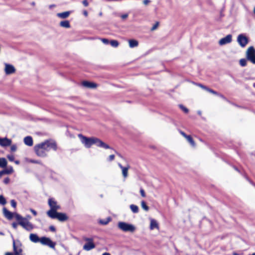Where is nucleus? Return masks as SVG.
I'll return each mask as SVG.
<instances>
[{
    "mask_svg": "<svg viewBox=\"0 0 255 255\" xmlns=\"http://www.w3.org/2000/svg\"><path fill=\"white\" fill-rule=\"evenodd\" d=\"M71 13V11H67L63 12L58 13L57 16L60 18L65 19L69 17Z\"/></svg>",
    "mask_w": 255,
    "mask_h": 255,
    "instance_id": "nucleus-21",
    "label": "nucleus"
},
{
    "mask_svg": "<svg viewBox=\"0 0 255 255\" xmlns=\"http://www.w3.org/2000/svg\"><path fill=\"white\" fill-rule=\"evenodd\" d=\"M115 159V155L112 154L109 156V157L108 158V160L109 161H113Z\"/></svg>",
    "mask_w": 255,
    "mask_h": 255,
    "instance_id": "nucleus-40",
    "label": "nucleus"
},
{
    "mask_svg": "<svg viewBox=\"0 0 255 255\" xmlns=\"http://www.w3.org/2000/svg\"><path fill=\"white\" fill-rule=\"evenodd\" d=\"M85 241H87V243L88 242H93V240L91 238H85Z\"/></svg>",
    "mask_w": 255,
    "mask_h": 255,
    "instance_id": "nucleus-48",
    "label": "nucleus"
},
{
    "mask_svg": "<svg viewBox=\"0 0 255 255\" xmlns=\"http://www.w3.org/2000/svg\"><path fill=\"white\" fill-rule=\"evenodd\" d=\"M30 162L32 163H40L38 161L34 160H30Z\"/></svg>",
    "mask_w": 255,
    "mask_h": 255,
    "instance_id": "nucleus-54",
    "label": "nucleus"
},
{
    "mask_svg": "<svg viewBox=\"0 0 255 255\" xmlns=\"http://www.w3.org/2000/svg\"><path fill=\"white\" fill-rule=\"evenodd\" d=\"M84 14L85 16H87V15H88V12H87V11H85L84 12Z\"/></svg>",
    "mask_w": 255,
    "mask_h": 255,
    "instance_id": "nucleus-58",
    "label": "nucleus"
},
{
    "mask_svg": "<svg viewBox=\"0 0 255 255\" xmlns=\"http://www.w3.org/2000/svg\"><path fill=\"white\" fill-rule=\"evenodd\" d=\"M149 2V0H143V3L145 5L147 4Z\"/></svg>",
    "mask_w": 255,
    "mask_h": 255,
    "instance_id": "nucleus-53",
    "label": "nucleus"
},
{
    "mask_svg": "<svg viewBox=\"0 0 255 255\" xmlns=\"http://www.w3.org/2000/svg\"><path fill=\"white\" fill-rule=\"evenodd\" d=\"M254 13H255V7H254Z\"/></svg>",
    "mask_w": 255,
    "mask_h": 255,
    "instance_id": "nucleus-61",
    "label": "nucleus"
},
{
    "mask_svg": "<svg viewBox=\"0 0 255 255\" xmlns=\"http://www.w3.org/2000/svg\"><path fill=\"white\" fill-rule=\"evenodd\" d=\"M12 141L10 139L7 137H0V146L3 147L10 146Z\"/></svg>",
    "mask_w": 255,
    "mask_h": 255,
    "instance_id": "nucleus-13",
    "label": "nucleus"
},
{
    "mask_svg": "<svg viewBox=\"0 0 255 255\" xmlns=\"http://www.w3.org/2000/svg\"><path fill=\"white\" fill-rule=\"evenodd\" d=\"M43 245H46L52 249H54L56 243L53 242L49 238L47 237H42L40 238V242Z\"/></svg>",
    "mask_w": 255,
    "mask_h": 255,
    "instance_id": "nucleus-8",
    "label": "nucleus"
},
{
    "mask_svg": "<svg viewBox=\"0 0 255 255\" xmlns=\"http://www.w3.org/2000/svg\"><path fill=\"white\" fill-rule=\"evenodd\" d=\"M14 67L9 64L4 63V71L6 75H10L13 74L15 72Z\"/></svg>",
    "mask_w": 255,
    "mask_h": 255,
    "instance_id": "nucleus-10",
    "label": "nucleus"
},
{
    "mask_svg": "<svg viewBox=\"0 0 255 255\" xmlns=\"http://www.w3.org/2000/svg\"><path fill=\"white\" fill-rule=\"evenodd\" d=\"M5 174H10L13 172V169L12 167L9 166L7 168L4 169Z\"/></svg>",
    "mask_w": 255,
    "mask_h": 255,
    "instance_id": "nucleus-29",
    "label": "nucleus"
},
{
    "mask_svg": "<svg viewBox=\"0 0 255 255\" xmlns=\"http://www.w3.org/2000/svg\"><path fill=\"white\" fill-rule=\"evenodd\" d=\"M6 202L2 195H0V204L4 205L6 204Z\"/></svg>",
    "mask_w": 255,
    "mask_h": 255,
    "instance_id": "nucleus-34",
    "label": "nucleus"
},
{
    "mask_svg": "<svg viewBox=\"0 0 255 255\" xmlns=\"http://www.w3.org/2000/svg\"><path fill=\"white\" fill-rule=\"evenodd\" d=\"M186 139L192 146H195V143L190 135H189L188 137H187Z\"/></svg>",
    "mask_w": 255,
    "mask_h": 255,
    "instance_id": "nucleus-30",
    "label": "nucleus"
},
{
    "mask_svg": "<svg viewBox=\"0 0 255 255\" xmlns=\"http://www.w3.org/2000/svg\"><path fill=\"white\" fill-rule=\"evenodd\" d=\"M13 217H14L15 218V219L18 222L19 224H20V223L21 221H23V220H24L25 219V218H23L20 215H19L17 213H14Z\"/></svg>",
    "mask_w": 255,
    "mask_h": 255,
    "instance_id": "nucleus-26",
    "label": "nucleus"
},
{
    "mask_svg": "<svg viewBox=\"0 0 255 255\" xmlns=\"http://www.w3.org/2000/svg\"><path fill=\"white\" fill-rule=\"evenodd\" d=\"M10 204L11 206L13 207V208H15L16 206V202L14 200H11L10 201Z\"/></svg>",
    "mask_w": 255,
    "mask_h": 255,
    "instance_id": "nucleus-38",
    "label": "nucleus"
},
{
    "mask_svg": "<svg viewBox=\"0 0 255 255\" xmlns=\"http://www.w3.org/2000/svg\"><path fill=\"white\" fill-rule=\"evenodd\" d=\"M3 213L7 219L10 220L13 217L14 213L8 211L5 208L3 209Z\"/></svg>",
    "mask_w": 255,
    "mask_h": 255,
    "instance_id": "nucleus-19",
    "label": "nucleus"
},
{
    "mask_svg": "<svg viewBox=\"0 0 255 255\" xmlns=\"http://www.w3.org/2000/svg\"><path fill=\"white\" fill-rule=\"evenodd\" d=\"M95 248L93 242H88L83 246V249L85 251H90Z\"/></svg>",
    "mask_w": 255,
    "mask_h": 255,
    "instance_id": "nucleus-17",
    "label": "nucleus"
},
{
    "mask_svg": "<svg viewBox=\"0 0 255 255\" xmlns=\"http://www.w3.org/2000/svg\"><path fill=\"white\" fill-rule=\"evenodd\" d=\"M141 206L142 208L146 211H147L149 210V207L146 205L145 202L144 201H141Z\"/></svg>",
    "mask_w": 255,
    "mask_h": 255,
    "instance_id": "nucleus-32",
    "label": "nucleus"
},
{
    "mask_svg": "<svg viewBox=\"0 0 255 255\" xmlns=\"http://www.w3.org/2000/svg\"><path fill=\"white\" fill-rule=\"evenodd\" d=\"M181 134L183 135L186 139L187 138V137H188L189 135H186L183 131H180Z\"/></svg>",
    "mask_w": 255,
    "mask_h": 255,
    "instance_id": "nucleus-44",
    "label": "nucleus"
},
{
    "mask_svg": "<svg viewBox=\"0 0 255 255\" xmlns=\"http://www.w3.org/2000/svg\"><path fill=\"white\" fill-rule=\"evenodd\" d=\"M140 193L142 197H145V193L144 192V191L143 189L141 188L140 189Z\"/></svg>",
    "mask_w": 255,
    "mask_h": 255,
    "instance_id": "nucleus-41",
    "label": "nucleus"
},
{
    "mask_svg": "<svg viewBox=\"0 0 255 255\" xmlns=\"http://www.w3.org/2000/svg\"><path fill=\"white\" fill-rule=\"evenodd\" d=\"M3 174H5L4 170L0 171V177H1Z\"/></svg>",
    "mask_w": 255,
    "mask_h": 255,
    "instance_id": "nucleus-51",
    "label": "nucleus"
},
{
    "mask_svg": "<svg viewBox=\"0 0 255 255\" xmlns=\"http://www.w3.org/2000/svg\"><path fill=\"white\" fill-rule=\"evenodd\" d=\"M159 26V22H156L153 25V26L152 27V28H151V30L152 31H154L155 30L157 27L158 26Z\"/></svg>",
    "mask_w": 255,
    "mask_h": 255,
    "instance_id": "nucleus-35",
    "label": "nucleus"
},
{
    "mask_svg": "<svg viewBox=\"0 0 255 255\" xmlns=\"http://www.w3.org/2000/svg\"><path fill=\"white\" fill-rule=\"evenodd\" d=\"M24 143L26 145H28L29 146H31L33 145V139L31 136H27L24 138L23 139Z\"/></svg>",
    "mask_w": 255,
    "mask_h": 255,
    "instance_id": "nucleus-18",
    "label": "nucleus"
},
{
    "mask_svg": "<svg viewBox=\"0 0 255 255\" xmlns=\"http://www.w3.org/2000/svg\"><path fill=\"white\" fill-rule=\"evenodd\" d=\"M197 113H198V114L199 115L201 116V114H202V112H201V111H198L197 112Z\"/></svg>",
    "mask_w": 255,
    "mask_h": 255,
    "instance_id": "nucleus-56",
    "label": "nucleus"
},
{
    "mask_svg": "<svg viewBox=\"0 0 255 255\" xmlns=\"http://www.w3.org/2000/svg\"><path fill=\"white\" fill-rule=\"evenodd\" d=\"M19 225L27 231H31L33 228V226L32 224L28 222L26 219L23 220V221H21Z\"/></svg>",
    "mask_w": 255,
    "mask_h": 255,
    "instance_id": "nucleus-12",
    "label": "nucleus"
},
{
    "mask_svg": "<svg viewBox=\"0 0 255 255\" xmlns=\"http://www.w3.org/2000/svg\"><path fill=\"white\" fill-rule=\"evenodd\" d=\"M110 43L111 46L114 47H117L119 45L118 41L116 40H112Z\"/></svg>",
    "mask_w": 255,
    "mask_h": 255,
    "instance_id": "nucleus-31",
    "label": "nucleus"
},
{
    "mask_svg": "<svg viewBox=\"0 0 255 255\" xmlns=\"http://www.w3.org/2000/svg\"><path fill=\"white\" fill-rule=\"evenodd\" d=\"M246 56L248 60L255 64V49L253 46H250L247 49Z\"/></svg>",
    "mask_w": 255,
    "mask_h": 255,
    "instance_id": "nucleus-5",
    "label": "nucleus"
},
{
    "mask_svg": "<svg viewBox=\"0 0 255 255\" xmlns=\"http://www.w3.org/2000/svg\"><path fill=\"white\" fill-rule=\"evenodd\" d=\"M150 226L149 228L150 230H153L154 229L159 230V224L158 222L154 219L150 218Z\"/></svg>",
    "mask_w": 255,
    "mask_h": 255,
    "instance_id": "nucleus-16",
    "label": "nucleus"
},
{
    "mask_svg": "<svg viewBox=\"0 0 255 255\" xmlns=\"http://www.w3.org/2000/svg\"><path fill=\"white\" fill-rule=\"evenodd\" d=\"M82 85L85 88L89 89H94L97 87L96 84L87 81L82 82Z\"/></svg>",
    "mask_w": 255,
    "mask_h": 255,
    "instance_id": "nucleus-14",
    "label": "nucleus"
},
{
    "mask_svg": "<svg viewBox=\"0 0 255 255\" xmlns=\"http://www.w3.org/2000/svg\"><path fill=\"white\" fill-rule=\"evenodd\" d=\"M7 158L10 161H13L14 159V156L13 155H7Z\"/></svg>",
    "mask_w": 255,
    "mask_h": 255,
    "instance_id": "nucleus-37",
    "label": "nucleus"
},
{
    "mask_svg": "<svg viewBox=\"0 0 255 255\" xmlns=\"http://www.w3.org/2000/svg\"><path fill=\"white\" fill-rule=\"evenodd\" d=\"M52 219H57L60 221H65L68 219V217L64 213L56 212L53 214L52 217H49Z\"/></svg>",
    "mask_w": 255,
    "mask_h": 255,
    "instance_id": "nucleus-9",
    "label": "nucleus"
},
{
    "mask_svg": "<svg viewBox=\"0 0 255 255\" xmlns=\"http://www.w3.org/2000/svg\"><path fill=\"white\" fill-rule=\"evenodd\" d=\"M237 42L242 47H245L248 43L249 40L245 35L241 34L237 37Z\"/></svg>",
    "mask_w": 255,
    "mask_h": 255,
    "instance_id": "nucleus-7",
    "label": "nucleus"
},
{
    "mask_svg": "<svg viewBox=\"0 0 255 255\" xmlns=\"http://www.w3.org/2000/svg\"><path fill=\"white\" fill-rule=\"evenodd\" d=\"M5 255H13V254L11 253H6Z\"/></svg>",
    "mask_w": 255,
    "mask_h": 255,
    "instance_id": "nucleus-55",
    "label": "nucleus"
},
{
    "mask_svg": "<svg viewBox=\"0 0 255 255\" xmlns=\"http://www.w3.org/2000/svg\"><path fill=\"white\" fill-rule=\"evenodd\" d=\"M232 41V35L231 34H228L225 37L221 38L219 41V44L220 45H224L229 43H230Z\"/></svg>",
    "mask_w": 255,
    "mask_h": 255,
    "instance_id": "nucleus-11",
    "label": "nucleus"
},
{
    "mask_svg": "<svg viewBox=\"0 0 255 255\" xmlns=\"http://www.w3.org/2000/svg\"><path fill=\"white\" fill-rule=\"evenodd\" d=\"M17 225H18V224H17V223H12V227H13L14 229H16L17 228Z\"/></svg>",
    "mask_w": 255,
    "mask_h": 255,
    "instance_id": "nucleus-47",
    "label": "nucleus"
},
{
    "mask_svg": "<svg viewBox=\"0 0 255 255\" xmlns=\"http://www.w3.org/2000/svg\"><path fill=\"white\" fill-rule=\"evenodd\" d=\"M82 2H83V4L84 5V6H87L88 5V2L87 1V0H84Z\"/></svg>",
    "mask_w": 255,
    "mask_h": 255,
    "instance_id": "nucleus-45",
    "label": "nucleus"
},
{
    "mask_svg": "<svg viewBox=\"0 0 255 255\" xmlns=\"http://www.w3.org/2000/svg\"><path fill=\"white\" fill-rule=\"evenodd\" d=\"M78 136L80 139L81 142L86 148H90L93 144H96L97 146L105 149L110 148V147L106 143L100 139L92 137H87L81 134H79Z\"/></svg>",
    "mask_w": 255,
    "mask_h": 255,
    "instance_id": "nucleus-2",
    "label": "nucleus"
},
{
    "mask_svg": "<svg viewBox=\"0 0 255 255\" xmlns=\"http://www.w3.org/2000/svg\"><path fill=\"white\" fill-rule=\"evenodd\" d=\"M60 26L65 28H69L70 27V24L68 20H64L60 22Z\"/></svg>",
    "mask_w": 255,
    "mask_h": 255,
    "instance_id": "nucleus-24",
    "label": "nucleus"
},
{
    "mask_svg": "<svg viewBox=\"0 0 255 255\" xmlns=\"http://www.w3.org/2000/svg\"><path fill=\"white\" fill-rule=\"evenodd\" d=\"M197 85L203 89H204V88L205 87V86H204L201 84H197Z\"/></svg>",
    "mask_w": 255,
    "mask_h": 255,
    "instance_id": "nucleus-52",
    "label": "nucleus"
},
{
    "mask_svg": "<svg viewBox=\"0 0 255 255\" xmlns=\"http://www.w3.org/2000/svg\"><path fill=\"white\" fill-rule=\"evenodd\" d=\"M118 165L122 169V175L124 178H127V177L128 176V170L129 168V166L127 165V166H123L120 163H119Z\"/></svg>",
    "mask_w": 255,
    "mask_h": 255,
    "instance_id": "nucleus-15",
    "label": "nucleus"
},
{
    "mask_svg": "<svg viewBox=\"0 0 255 255\" xmlns=\"http://www.w3.org/2000/svg\"><path fill=\"white\" fill-rule=\"evenodd\" d=\"M130 209L134 213H137L138 212V207L136 205L133 204L130 205Z\"/></svg>",
    "mask_w": 255,
    "mask_h": 255,
    "instance_id": "nucleus-28",
    "label": "nucleus"
},
{
    "mask_svg": "<svg viewBox=\"0 0 255 255\" xmlns=\"http://www.w3.org/2000/svg\"><path fill=\"white\" fill-rule=\"evenodd\" d=\"M247 60L246 59L243 58L240 60L239 63L241 66L245 67L247 65Z\"/></svg>",
    "mask_w": 255,
    "mask_h": 255,
    "instance_id": "nucleus-33",
    "label": "nucleus"
},
{
    "mask_svg": "<svg viewBox=\"0 0 255 255\" xmlns=\"http://www.w3.org/2000/svg\"><path fill=\"white\" fill-rule=\"evenodd\" d=\"M180 108L184 111L185 113H187L188 112V110L186 107H184L183 105L179 106Z\"/></svg>",
    "mask_w": 255,
    "mask_h": 255,
    "instance_id": "nucleus-36",
    "label": "nucleus"
},
{
    "mask_svg": "<svg viewBox=\"0 0 255 255\" xmlns=\"http://www.w3.org/2000/svg\"><path fill=\"white\" fill-rule=\"evenodd\" d=\"M118 227L120 230L125 232L133 233L136 230V227L133 225L124 222H119L118 223Z\"/></svg>",
    "mask_w": 255,
    "mask_h": 255,
    "instance_id": "nucleus-3",
    "label": "nucleus"
},
{
    "mask_svg": "<svg viewBox=\"0 0 255 255\" xmlns=\"http://www.w3.org/2000/svg\"><path fill=\"white\" fill-rule=\"evenodd\" d=\"M30 211L34 215V216H36L37 215V212L34 210L33 209H30Z\"/></svg>",
    "mask_w": 255,
    "mask_h": 255,
    "instance_id": "nucleus-49",
    "label": "nucleus"
},
{
    "mask_svg": "<svg viewBox=\"0 0 255 255\" xmlns=\"http://www.w3.org/2000/svg\"><path fill=\"white\" fill-rule=\"evenodd\" d=\"M30 240L33 243L40 242V238H39L36 234H31L29 236Z\"/></svg>",
    "mask_w": 255,
    "mask_h": 255,
    "instance_id": "nucleus-20",
    "label": "nucleus"
},
{
    "mask_svg": "<svg viewBox=\"0 0 255 255\" xmlns=\"http://www.w3.org/2000/svg\"><path fill=\"white\" fill-rule=\"evenodd\" d=\"M102 255H111L108 253H105L103 254Z\"/></svg>",
    "mask_w": 255,
    "mask_h": 255,
    "instance_id": "nucleus-59",
    "label": "nucleus"
},
{
    "mask_svg": "<svg viewBox=\"0 0 255 255\" xmlns=\"http://www.w3.org/2000/svg\"><path fill=\"white\" fill-rule=\"evenodd\" d=\"M128 14H123L121 16V17L122 19H126L128 17Z\"/></svg>",
    "mask_w": 255,
    "mask_h": 255,
    "instance_id": "nucleus-46",
    "label": "nucleus"
},
{
    "mask_svg": "<svg viewBox=\"0 0 255 255\" xmlns=\"http://www.w3.org/2000/svg\"><path fill=\"white\" fill-rule=\"evenodd\" d=\"M34 149L37 156L39 157H45L46 156L47 152L50 150H56L57 145L56 143L53 141L46 140L35 145Z\"/></svg>",
    "mask_w": 255,
    "mask_h": 255,
    "instance_id": "nucleus-1",
    "label": "nucleus"
},
{
    "mask_svg": "<svg viewBox=\"0 0 255 255\" xmlns=\"http://www.w3.org/2000/svg\"><path fill=\"white\" fill-rule=\"evenodd\" d=\"M48 205L50 207V210L47 211V214L49 217H52L53 214L60 209V206L52 198H50L48 200Z\"/></svg>",
    "mask_w": 255,
    "mask_h": 255,
    "instance_id": "nucleus-4",
    "label": "nucleus"
},
{
    "mask_svg": "<svg viewBox=\"0 0 255 255\" xmlns=\"http://www.w3.org/2000/svg\"><path fill=\"white\" fill-rule=\"evenodd\" d=\"M14 162L16 164H19V161L18 160H15V161H14Z\"/></svg>",
    "mask_w": 255,
    "mask_h": 255,
    "instance_id": "nucleus-57",
    "label": "nucleus"
},
{
    "mask_svg": "<svg viewBox=\"0 0 255 255\" xmlns=\"http://www.w3.org/2000/svg\"><path fill=\"white\" fill-rule=\"evenodd\" d=\"M31 4H32V5H35V2H32L31 3Z\"/></svg>",
    "mask_w": 255,
    "mask_h": 255,
    "instance_id": "nucleus-60",
    "label": "nucleus"
},
{
    "mask_svg": "<svg viewBox=\"0 0 255 255\" xmlns=\"http://www.w3.org/2000/svg\"><path fill=\"white\" fill-rule=\"evenodd\" d=\"M17 147L15 145H12L10 147V149L12 151H15L16 150Z\"/></svg>",
    "mask_w": 255,
    "mask_h": 255,
    "instance_id": "nucleus-43",
    "label": "nucleus"
},
{
    "mask_svg": "<svg viewBox=\"0 0 255 255\" xmlns=\"http://www.w3.org/2000/svg\"><path fill=\"white\" fill-rule=\"evenodd\" d=\"M7 161L4 158H0V167L4 168L7 165Z\"/></svg>",
    "mask_w": 255,
    "mask_h": 255,
    "instance_id": "nucleus-25",
    "label": "nucleus"
},
{
    "mask_svg": "<svg viewBox=\"0 0 255 255\" xmlns=\"http://www.w3.org/2000/svg\"><path fill=\"white\" fill-rule=\"evenodd\" d=\"M9 178L8 177H6L5 178L4 180H3V182L4 184H7L9 183Z\"/></svg>",
    "mask_w": 255,
    "mask_h": 255,
    "instance_id": "nucleus-42",
    "label": "nucleus"
},
{
    "mask_svg": "<svg viewBox=\"0 0 255 255\" xmlns=\"http://www.w3.org/2000/svg\"><path fill=\"white\" fill-rule=\"evenodd\" d=\"M234 255H237L236 254H234Z\"/></svg>",
    "mask_w": 255,
    "mask_h": 255,
    "instance_id": "nucleus-62",
    "label": "nucleus"
},
{
    "mask_svg": "<svg viewBox=\"0 0 255 255\" xmlns=\"http://www.w3.org/2000/svg\"><path fill=\"white\" fill-rule=\"evenodd\" d=\"M14 255H22V245L19 241H13Z\"/></svg>",
    "mask_w": 255,
    "mask_h": 255,
    "instance_id": "nucleus-6",
    "label": "nucleus"
},
{
    "mask_svg": "<svg viewBox=\"0 0 255 255\" xmlns=\"http://www.w3.org/2000/svg\"><path fill=\"white\" fill-rule=\"evenodd\" d=\"M111 220V218L110 217H109L107 219H103V220H100L99 222L100 224L104 225H106L108 224Z\"/></svg>",
    "mask_w": 255,
    "mask_h": 255,
    "instance_id": "nucleus-27",
    "label": "nucleus"
},
{
    "mask_svg": "<svg viewBox=\"0 0 255 255\" xmlns=\"http://www.w3.org/2000/svg\"><path fill=\"white\" fill-rule=\"evenodd\" d=\"M101 40L102 42L105 44H108L109 43V41L108 39L102 38Z\"/></svg>",
    "mask_w": 255,
    "mask_h": 255,
    "instance_id": "nucleus-39",
    "label": "nucleus"
},
{
    "mask_svg": "<svg viewBox=\"0 0 255 255\" xmlns=\"http://www.w3.org/2000/svg\"><path fill=\"white\" fill-rule=\"evenodd\" d=\"M50 231H52V232H55V228H54V227L51 226L49 228Z\"/></svg>",
    "mask_w": 255,
    "mask_h": 255,
    "instance_id": "nucleus-50",
    "label": "nucleus"
},
{
    "mask_svg": "<svg viewBox=\"0 0 255 255\" xmlns=\"http://www.w3.org/2000/svg\"><path fill=\"white\" fill-rule=\"evenodd\" d=\"M204 90L209 92V93H211L213 94H214L215 95H217V96H220V97L224 99L225 97L222 95H221L220 94H219L218 93H217V92H216L215 91H214L213 90L211 89H210L209 88H208L207 87L205 86L204 88Z\"/></svg>",
    "mask_w": 255,
    "mask_h": 255,
    "instance_id": "nucleus-23",
    "label": "nucleus"
},
{
    "mask_svg": "<svg viewBox=\"0 0 255 255\" xmlns=\"http://www.w3.org/2000/svg\"><path fill=\"white\" fill-rule=\"evenodd\" d=\"M128 42L129 46L131 48L137 47L138 45V41L135 39H129L128 40Z\"/></svg>",
    "mask_w": 255,
    "mask_h": 255,
    "instance_id": "nucleus-22",
    "label": "nucleus"
}]
</instances>
